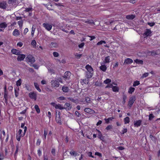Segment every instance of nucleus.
I'll return each instance as SVG.
<instances>
[{
    "instance_id": "12",
    "label": "nucleus",
    "mask_w": 160,
    "mask_h": 160,
    "mask_svg": "<svg viewBox=\"0 0 160 160\" xmlns=\"http://www.w3.org/2000/svg\"><path fill=\"white\" fill-rule=\"evenodd\" d=\"M84 22L85 23H87L89 24L90 25L93 26L95 25L94 21L92 20H87L86 21H84Z\"/></svg>"
},
{
    "instance_id": "22",
    "label": "nucleus",
    "mask_w": 160,
    "mask_h": 160,
    "mask_svg": "<svg viewBox=\"0 0 160 160\" xmlns=\"http://www.w3.org/2000/svg\"><path fill=\"white\" fill-rule=\"evenodd\" d=\"M100 69L103 72H105L107 69L106 66L104 65H102L99 67Z\"/></svg>"
},
{
    "instance_id": "40",
    "label": "nucleus",
    "mask_w": 160,
    "mask_h": 160,
    "mask_svg": "<svg viewBox=\"0 0 160 160\" xmlns=\"http://www.w3.org/2000/svg\"><path fill=\"white\" fill-rule=\"evenodd\" d=\"M47 134V132L46 129H44V133L43 134V138L44 139H46V137Z\"/></svg>"
},
{
    "instance_id": "64",
    "label": "nucleus",
    "mask_w": 160,
    "mask_h": 160,
    "mask_svg": "<svg viewBox=\"0 0 160 160\" xmlns=\"http://www.w3.org/2000/svg\"><path fill=\"white\" fill-rule=\"evenodd\" d=\"M82 56V54H77V55H76L75 56L76 58L77 59H79Z\"/></svg>"
},
{
    "instance_id": "50",
    "label": "nucleus",
    "mask_w": 160,
    "mask_h": 160,
    "mask_svg": "<svg viewBox=\"0 0 160 160\" xmlns=\"http://www.w3.org/2000/svg\"><path fill=\"white\" fill-rule=\"evenodd\" d=\"M148 24L149 25L150 27H152L155 24V23L154 22H148Z\"/></svg>"
},
{
    "instance_id": "44",
    "label": "nucleus",
    "mask_w": 160,
    "mask_h": 160,
    "mask_svg": "<svg viewBox=\"0 0 160 160\" xmlns=\"http://www.w3.org/2000/svg\"><path fill=\"white\" fill-rule=\"evenodd\" d=\"M112 128V125H108L105 128V129L107 130H110Z\"/></svg>"
},
{
    "instance_id": "3",
    "label": "nucleus",
    "mask_w": 160,
    "mask_h": 160,
    "mask_svg": "<svg viewBox=\"0 0 160 160\" xmlns=\"http://www.w3.org/2000/svg\"><path fill=\"white\" fill-rule=\"evenodd\" d=\"M136 100V98L135 96H132L130 98L128 104L129 108L132 107Z\"/></svg>"
},
{
    "instance_id": "33",
    "label": "nucleus",
    "mask_w": 160,
    "mask_h": 160,
    "mask_svg": "<svg viewBox=\"0 0 160 160\" xmlns=\"http://www.w3.org/2000/svg\"><path fill=\"white\" fill-rule=\"evenodd\" d=\"M112 90L115 92H118L119 91V89L117 86H113L112 87Z\"/></svg>"
},
{
    "instance_id": "8",
    "label": "nucleus",
    "mask_w": 160,
    "mask_h": 160,
    "mask_svg": "<svg viewBox=\"0 0 160 160\" xmlns=\"http://www.w3.org/2000/svg\"><path fill=\"white\" fill-rule=\"evenodd\" d=\"M149 53L151 55L153 56H154L156 55H158L160 53V50L158 49L156 51L153 50L151 51H150Z\"/></svg>"
},
{
    "instance_id": "23",
    "label": "nucleus",
    "mask_w": 160,
    "mask_h": 160,
    "mask_svg": "<svg viewBox=\"0 0 160 160\" xmlns=\"http://www.w3.org/2000/svg\"><path fill=\"white\" fill-rule=\"evenodd\" d=\"M19 88L18 87L15 88H14V92L15 96L16 97H17L19 95L18 91L19 90Z\"/></svg>"
},
{
    "instance_id": "61",
    "label": "nucleus",
    "mask_w": 160,
    "mask_h": 160,
    "mask_svg": "<svg viewBox=\"0 0 160 160\" xmlns=\"http://www.w3.org/2000/svg\"><path fill=\"white\" fill-rule=\"evenodd\" d=\"M28 70L30 72H34L33 69L30 68H28Z\"/></svg>"
},
{
    "instance_id": "7",
    "label": "nucleus",
    "mask_w": 160,
    "mask_h": 160,
    "mask_svg": "<svg viewBox=\"0 0 160 160\" xmlns=\"http://www.w3.org/2000/svg\"><path fill=\"white\" fill-rule=\"evenodd\" d=\"M42 26L47 30L49 31L52 28V26L51 25L47 23H44L42 24Z\"/></svg>"
},
{
    "instance_id": "37",
    "label": "nucleus",
    "mask_w": 160,
    "mask_h": 160,
    "mask_svg": "<svg viewBox=\"0 0 160 160\" xmlns=\"http://www.w3.org/2000/svg\"><path fill=\"white\" fill-rule=\"evenodd\" d=\"M140 84V83L139 81L137 80L134 82L133 84V87H136L139 85Z\"/></svg>"
},
{
    "instance_id": "20",
    "label": "nucleus",
    "mask_w": 160,
    "mask_h": 160,
    "mask_svg": "<svg viewBox=\"0 0 160 160\" xmlns=\"http://www.w3.org/2000/svg\"><path fill=\"white\" fill-rule=\"evenodd\" d=\"M7 27V24L5 22H1L0 23V28L5 29Z\"/></svg>"
},
{
    "instance_id": "10",
    "label": "nucleus",
    "mask_w": 160,
    "mask_h": 160,
    "mask_svg": "<svg viewBox=\"0 0 160 160\" xmlns=\"http://www.w3.org/2000/svg\"><path fill=\"white\" fill-rule=\"evenodd\" d=\"M26 56L25 55L23 54H21L18 55L17 58V60L18 61H21L24 60Z\"/></svg>"
},
{
    "instance_id": "32",
    "label": "nucleus",
    "mask_w": 160,
    "mask_h": 160,
    "mask_svg": "<svg viewBox=\"0 0 160 160\" xmlns=\"http://www.w3.org/2000/svg\"><path fill=\"white\" fill-rule=\"evenodd\" d=\"M86 76L88 78H91L92 76V72H87L86 73Z\"/></svg>"
},
{
    "instance_id": "16",
    "label": "nucleus",
    "mask_w": 160,
    "mask_h": 160,
    "mask_svg": "<svg viewBox=\"0 0 160 160\" xmlns=\"http://www.w3.org/2000/svg\"><path fill=\"white\" fill-rule=\"evenodd\" d=\"M103 62L104 63H109L110 62V57L109 56L105 57Z\"/></svg>"
},
{
    "instance_id": "13",
    "label": "nucleus",
    "mask_w": 160,
    "mask_h": 160,
    "mask_svg": "<svg viewBox=\"0 0 160 160\" xmlns=\"http://www.w3.org/2000/svg\"><path fill=\"white\" fill-rule=\"evenodd\" d=\"M133 62V60L132 59L130 58H127L124 60V63L127 64H130Z\"/></svg>"
},
{
    "instance_id": "4",
    "label": "nucleus",
    "mask_w": 160,
    "mask_h": 160,
    "mask_svg": "<svg viewBox=\"0 0 160 160\" xmlns=\"http://www.w3.org/2000/svg\"><path fill=\"white\" fill-rule=\"evenodd\" d=\"M152 32L151 30L149 29H146L143 34V35L144 37L151 36L152 34Z\"/></svg>"
},
{
    "instance_id": "48",
    "label": "nucleus",
    "mask_w": 160,
    "mask_h": 160,
    "mask_svg": "<svg viewBox=\"0 0 160 160\" xmlns=\"http://www.w3.org/2000/svg\"><path fill=\"white\" fill-rule=\"evenodd\" d=\"M113 87V86L112 84L109 83L108 84V85L106 86L105 88H112Z\"/></svg>"
},
{
    "instance_id": "2",
    "label": "nucleus",
    "mask_w": 160,
    "mask_h": 160,
    "mask_svg": "<svg viewBox=\"0 0 160 160\" xmlns=\"http://www.w3.org/2000/svg\"><path fill=\"white\" fill-rule=\"evenodd\" d=\"M59 82L58 80L57 79H54L51 81L52 87L56 88L59 87Z\"/></svg>"
},
{
    "instance_id": "18",
    "label": "nucleus",
    "mask_w": 160,
    "mask_h": 160,
    "mask_svg": "<svg viewBox=\"0 0 160 160\" xmlns=\"http://www.w3.org/2000/svg\"><path fill=\"white\" fill-rule=\"evenodd\" d=\"M86 69L88 70L87 72H92L93 71L92 68L91 66L89 65H87L85 67Z\"/></svg>"
},
{
    "instance_id": "41",
    "label": "nucleus",
    "mask_w": 160,
    "mask_h": 160,
    "mask_svg": "<svg viewBox=\"0 0 160 160\" xmlns=\"http://www.w3.org/2000/svg\"><path fill=\"white\" fill-rule=\"evenodd\" d=\"M31 44L32 46H33L34 48L35 47L37 44L36 41L34 40H32L31 42Z\"/></svg>"
},
{
    "instance_id": "58",
    "label": "nucleus",
    "mask_w": 160,
    "mask_h": 160,
    "mask_svg": "<svg viewBox=\"0 0 160 160\" xmlns=\"http://www.w3.org/2000/svg\"><path fill=\"white\" fill-rule=\"evenodd\" d=\"M30 66L33 67L36 69H38V66L36 64H33L32 65H30Z\"/></svg>"
},
{
    "instance_id": "30",
    "label": "nucleus",
    "mask_w": 160,
    "mask_h": 160,
    "mask_svg": "<svg viewBox=\"0 0 160 160\" xmlns=\"http://www.w3.org/2000/svg\"><path fill=\"white\" fill-rule=\"evenodd\" d=\"M64 108H68V109H70L71 108V106L69 103L67 102L65 103L64 104Z\"/></svg>"
},
{
    "instance_id": "47",
    "label": "nucleus",
    "mask_w": 160,
    "mask_h": 160,
    "mask_svg": "<svg viewBox=\"0 0 160 160\" xmlns=\"http://www.w3.org/2000/svg\"><path fill=\"white\" fill-rule=\"evenodd\" d=\"M149 137L152 141H154L155 140L156 138L155 137L153 136L152 134L150 135Z\"/></svg>"
},
{
    "instance_id": "1",
    "label": "nucleus",
    "mask_w": 160,
    "mask_h": 160,
    "mask_svg": "<svg viewBox=\"0 0 160 160\" xmlns=\"http://www.w3.org/2000/svg\"><path fill=\"white\" fill-rule=\"evenodd\" d=\"M25 60L28 63H30V64H33L35 61V58L31 55H28L25 58Z\"/></svg>"
},
{
    "instance_id": "52",
    "label": "nucleus",
    "mask_w": 160,
    "mask_h": 160,
    "mask_svg": "<svg viewBox=\"0 0 160 160\" xmlns=\"http://www.w3.org/2000/svg\"><path fill=\"white\" fill-rule=\"evenodd\" d=\"M41 142V140L40 139H38L36 142V145L38 146L40 145Z\"/></svg>"
},
{
    "instance_id": "11",
    "label": "nucleus",
    "mask_w": 160,
    "mask_h": 160,
    "mask_svg": "<svg viewBox=\"0 0 160 160\" xmlns=\"http://www.w3.org/2000/svg\"><path fill=\"white\" fill-rule=\"evenodd\" d=\"M7 6V3L4 1L0 2V8L3 9H5Z\"/></svg>"
},
{
    "instance_id": "59",
    "label": "nucleus",
    "mask_w": 160,
    "mask_h": 160,
    "mask_svg": "<svg viewBox=\"0 0 160 160\" xmlns=\"http://www.w3.org/2000/svg\"><path fill=\"white\" fill-rule=\"evenodd\" d=\"M154 118V116L152 114H150L149 115V120H151Z\"/></svg>"
},
{
    "instance_id": "39",
    "label": "nucleus",
    "mask_w": 160,
    "mask_h": 160,
    "mask_svg": "<svg viewBox=\"0 0 160 160\" xmlns=\"http://www.w3.org/2000/svg\"><path fill=\"white\" fill-rule=\"evenodd\" d=\"M106 42L105 41L103 40H101L99 42H98L97 43V45H100L103 44H105Z\"/></svg>"
},
{
    "instance_id": "56",
    "label": "nucleus",
    "mask_w": 160,
    "mask_h": 160,
    "mask_svg": "<svg viewBox=\"0 0 160 160\" xmlns=\"http://www.w3.org/2000/svg\"><path fill=\"white\" fill-rule=\"evenodd\" d=\"M85 101L88 103H89L90 101V99L88 97H86L85 98Z\"/></svg>"
},
{
    "instance_id": "43",
    "label": "nucleus",
    "mask_w": 160,
    "mask_h": 160,
    "mask_svg": "<svg viewBox=\"0 0 160 160\" xmlns=\"http://www.w3.org/2000/svg\"><path fill=\"white\" fill-rule=\"evenodd\" d=\"M36 28L32 27V32L31 35L32 37H33L34 35V32L35 31Z\"/></svg>"
},
{
    "instance_id": "15",
    "label": "nucleus",
    "mask_w": 160,
    "mask_h": 160,
    "mask_svg": "<svg viewBox=\"0 0 160 160\" xmlns=\"http://www.w3.org/2000/svg\"><path fill=\"white\" fill-rule=\"evenodd\" d=\"M11 52L12 54L16 55H19L20 53L19 50L14 49L12 50Z\"/></svg>"
},
{
    "instance_id": "31",
    "label": "nucleus",
    "mask_w": 160,
    "mask_h": 160,
    "mask_svg": "<svg viewBox=\"0 0 160 160\" xmlns=\"http://www.w3.org/2000/svg\"><path fill=\"white\" fill-rule=\"evenodd\" d=\"M56 109H59L60 110H62L63 109H64V108H63L62 105L59 104H57L56 105L55 108Z\"/></svg>"
},
{
    "instance_id": "42",
    "label": "nucleus",
    "mask_w": 160,
    "mask_h": 160,
    "mask_svg": "<svg viewBox=\"0 0 160 160\" xmlns=\"http://www.w3.org/2000/svg\"><path fill=\"white\" fill-rule=\"evenodd\" d=\"M127 96L126 95H123V97H122V99H123V101H122V103L123 104H124L126 101V99H127Z\"/></svg>"
},
{
    "instance_id": "27",
    "label": "nucleus",
    "mask_w": 160,
    "mask_h": 160,
    "mask_svg": "<svg viewBox=\"0 0 160 160\" xmlns=\"http://www.w3.org/2000/svg\"><path fill=\"white\" fill-rule=\"evenodd\" d=\"M135 89L134 88L130 87L128 89V92L129 94H132L135 91Z\"/></svg>"
},
{
    "instance_id": "29",
    "label": "nucleus",
    "mask_w": 160,
    "mask_h": 160,
    "mask_svg": "<svg viewBox=\"0 0 160 160\" xmlns=\"http://www.w3.org/2000/svg\"><path fill=\"white\" fill-rule=\"evenodd\" d=\"M134 62L137 64L142 65L143 64V61L141 60L136 59L134 60Z\"/></svg>"
},
{
    "instance_id": "62",
    "label": "nucleus",
    "mask_w": 160,
    "mask_h": 160,
    "mask_svg": "<svg viewBox=\"0 0 160 160\" xmlns=\"http://www.w3.org/2000/svg\"><path fill=\"white\" fill-rule=\"evenodd\" d=\"M85 44L84 42L81 43V44L79 45L78 47L79 48H82L84 45Z\"/></svg>"
},
{
    "instance_id": "63",
    "label": "nucleus",
    "mask_w": 160,
    "mask_h": 160,
    "mask_svg": "<svg viewBox=\"0 0 160 160\" xmlns=\"http://www.w3.org/2000/svg\"><path fill=\"white\" fill-rule=\"evenodd\" d=\"M17 45L18 46L21 47L23 45V43L21 42H19L18 43Z\"/></svg>"
},
{
    "instance_id": "36",
    "label": "nucleus",
    "mask_w": 160,
    "mask_h": 160,
    "mask_svg": "<svg viewBox=\"0 0 160 160\" xmlns=\"http://www.w3.org/2000/svg\"><path fill=\"white\" fill-rule=\"evenodd\" d=\"M21 79H19L16 82V85L18 87H18L20 86L21 85Z\"/></svg>"
},
{
    "instance_id": "24",
    "label": "nucleus",
    "mask_w": 160,
    "mask_h": 160,
    "mask_svg": "<svg viewBox=\"0 0 160 160\" xmlns=\"http://www.w3.org/2000/svg\"><path fill=\"white\" fill-rule=\"evenodd\" d=\"M34 86L37 90L39 92H41V90L39 88V85L36 82H34Z\"/></svg>"
},
{
    "instance_id": "57",
    "label": "nucleus",
    "mask_w": 160,
    "mask_h": 160,
    "mask_svg": "<svg viewBox=\"0 0 160 160\" xmlns=\"http://www.w3.org/2000/svg\"><path fill=\"white\" fill-rule=\"evenodd\" d=\"M88 37L90 38V41H92L93 39L95 38L96 37L94 36H89L88 35Z\"/></svg>"
},
{
    "instance_id": "49",
    "label": "nucleus",
    "mask_w": 160,
    "mask_h": 160,
    "mask_svg": "<svg viewBox=\"0 0 160 160\" xmlns=\"http://www.w3.org/2000/svg\"><path fill=\"white\" fill-rule=\"evenodd\" d=\"M102 84V83L101 82H96L95 83V85L96 86H101Z\"/></svg>"
},
{
    "instance_id": "38",
    "label": "nucleus",
    "mask_w": 160,
    "mask_h": 160,
    "mask_svg": "<svg viewBox=\"0 0 160 160\" xmlns=\"http://www.w3.org/2000/svg\"><path fill=\"white\" fill-rule=\"evenodd\" d=\"M34 108L37 113H40V111L38 106L37 105H35Z\"/></svg>"
},
{
    "instance_id": "46",
    "label": "nucleus",
    "mask_w": 160,
    "mask_h": 160,
    "mask_svg": "<svg viewBox=\"0 0 160 160\" xmlns=\"http://www.w3.org/2000/svg\"><path fill=\"white\" fill-rule=\"evenodd\" d=\"M21 137H22V135H16V138L18 141H20Z\"/></svg>"
},
{
    "instance_id": "53",
    "label": "nucleus",
    "mask_w": 160,
    "mask_h": 160,
    "mask_svg": "<svg viewBox=\"0 0 160 160\" xmlns=\"http://www.w3.org/2000/svg\"><path fill=\"white\" fill-rule=\"evenodd\" d=\"M95 155H97V156H98L100 158H101L102 157V154L99 152H96L95 153Z\"/></svg>"
},
{
    "instance_id": "5",
    "label": "nucleus",
    "mask_w": 160,
    "mask_h": 160,
    "mask_svg": "<svg viewBox=\"0 0 160 160\" xmlns=\"http://www.w3.org/2000/svg\"><path fill=\"white\" fill-rule=\"evenodd\" d=\"M29 97L32 99H34L36 101L37 99V94L34 92H30L28 94Z\"/></svg>"
},
{
    "instance_id": "51",
    "label": "nucleus",
    "mask_w": 160,
    "mask_h": 160,
    "mask_svg": "<svg viewBox=\"0 0 160 160\" xmlns=\"http://www.w3.org/2000/svg\"><path fill=\"white\" fill-rule=\"evenodd\" d=\"M53 56L55 57H58L59 55V53L58 52H53Z\"/></svg>"
},
{
    "instance_id": "14",
    "label": "nucleus",
    "mask_w": 160,
    "mask_h": 160,
    "mask_svg": "<svg viewBox=\"0 0 160 160\" xmlns=\"http://www.w3.org/2000/svg\"><path fill=\"white\" fill-rule=\"evenodd\" d=\"M84 111L85 112H87V113L90 114L94 112V110L89 108H85L84 109Z\"/></svg>"
},
{
    "instance_id": "45",
    "label": "nucleus",
    "mask_w": 160,
    "mask_h": 160,
    "mask_svg": "<svg viewBox=\"0 0 160 160\" xmlns=\"http://www.w3.org/2000/svg\"><path fill=\"white\" fill-rule=\"evenodd\" d=\"M32 8H26L25 10L24 11L25 12H30V11H32Z\"/></svg>"
},
{
    "instance_id": "60",
    "label": "nucleus",
    "mask_w": 160,
    "mask_h": 160,
    "mask_svg": "<svg viewBox=\"0 0 160 160\" xmlns=\"http://www.w3.org/2000/svg\"><path fill=\"white\" fill-rule=\"evenodd\" d=\"M28 28H26L24 29V32H23V34L24 35H26V34L28 32Z\"/></svg>"
},
{
    "instance_id": "55",
    "label": "nucleus",
    "mask_w": 160,
    "mask_h": 160,
    "mask_svg": "<svg viewBox=\"0 0 160 160\" xmlns=\"http://www.w3.org/2000/svg\"><path fill=\"white\" fill-rule=\"evenodd\" d=\"M127 132V129L126 128H124L122 130V134H124V133Z\"/></svg>"
},
{
    "instance_id": "17",
    "label": "nucleus",
    "mask_w": 160,
    "mask_h": 160,
    "mask_svg": "<svg viewBox=\"0 0 160 160\" xmlns=\"http://www.w3.org/2000/svg\"><path fill=\"white\" fill-rule=\"evenodd\" d=\"M19 34V31L16 29L14 30L12 33L13 35L16 37L18 36Z\"/></svg>"
},
{
    "instance_id": "21",
    "label": "nucleus",
    "mask_w": 160,
    "mask_h": 160,
    "mask_svg": "<svg viewBox=\"0 0 160 160\" xmlns=\"http://www.w3.org/2000/svg\"><path fill=\"white\" fill-rule=\"evenodd\" d=\"M98 138L102 141H104V137L102 136V134L100 131L98 130Z\"/></svg>"
},
{
    "instance_id": "9",
    "label": "nucleus",
    "mask_w": 160,
    "mask_h": 160,
    "mask_svg": "<svg viewBox=\"0 0 160 160\" xmlns=\"http://www.w3.org/2000/svg\"><path fill=\"white\" fill-rule=\"evenodd\" d=\"M142 120H139L136 121H134V125L135 127H138L141 126L142 124Z\"/></svg>"
},
{
    "instance_id": "26",
    "label": "nucleus",
    "mask_w": 160,
    "mask_h": 160,
    "mask_svg": "<svg viewBox=\"0 0 160 160\" xmlns=\"http://www.w3.org/2000/svg\"><path fill=\"white\" fill-rule=\"evenodd\" d=\"M58 46V45L57 43L52 42L49 44V46L50 47H57Z\"/></svg>"
},
{
    "instance_id": "19",
    "label": "nucleus",
    "mask_w": 160,
    "mask_h": 160,
    "mask_svg": "<svg viewBox=\"0 0 160 160\" xmlns=\"http://www.w3.org/2000/svg\"><path fill=\"white\" fill-rule=\"evenodd\" d=\"M135 16L133 14L128 15L126 16V18L128 19L132 20L135 18Z\"/></svg>"
},
{
    "instance_id": "34",
    "label": "nucleus",
    "mask_w": 160,
    "mask_h": 160,
    "mask_svg": "<svg viewBox=\"0 0 160 160\" xmlns=\"http://www.w3.org/2000/svg\"><path fill=\"white\" fill-rule=\"evenodd\" d=\"M62 91L65 92H68L69 91V88L67 87H63L62 88Z\"/></svg>"
},
{
    "instance_id": "54",
    "label": "nucleus",
    "mask_w": 160,
    "mask_h": 160,
    "mask_svg": "<svg viewBox=\"0 0 160 160\" xmlns=\"http://www.w3.org/2000/svg\"><path fill=\"white\" fill-rule=\"evenodd\" d=\"M18 25L20 26H22L23 24V22L22 20L19 21L18 22Z\"/></svg>"
},
{
    "instance_id": "25",
    "label": "nucleus",
    "mask_w": 160,
    "mask_h": 160,
    "mask_svg": "<svg viewBox=\"0 0 160 160\" xmlns=\"http://www.w3.org/2000/svg\"><path fill=\"white\" fill-rule=\"evenodd\" d=\"M56 121L60 125L62 124L60 116L58 117H56Z\"/></svg>"
},
{
    "instance_id": "35",
    "label": "nucleus",
    "mask_w": 160,
    "mask_h": 160,
    "mask_svg": "<svg viewBox=\"0 0 160 160\" xmlns=\"http://www.w3.org/2000/svg\"><path fill=\"white\" fill-rule=\"evenodd\" d=\"M111 82V79L109 78H107L103 81V83L105 84H108Z\"/></svg>"
},
{
    "instance_id": "28",
    "label": "nucleus",
    "mask_w": 160,
    "mask_h": 160,
    "mask_svg": "<svg viewBox=\"0 0 160 160\" xmlns=\"http://www.w3.org/2000/svg\"><path fill=\"white\" fill-rule=\"evenodd\" d=\"M124 121L125 124L128 123L130 122V118L129 117H127L124 119Z\"/></svg>"
},
{
    "instance_id": "6",
    "label": "nucleus",
    "mask_w": 160,
    "mask_h": 160,
    "mask_svg": "<svg viewBox=\"0 0 160 160\" xmlns=\"http://www.w3.org/2000/svg\"><path fill=\"white\" fill-rule=\"evenodd\" d=\"M71 75V73L70 72L67 71L65 72L63 77L66 81L67 80H68L70 78Z\"/></svg>"
}]
</instances>
